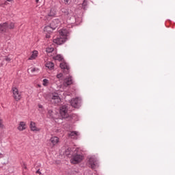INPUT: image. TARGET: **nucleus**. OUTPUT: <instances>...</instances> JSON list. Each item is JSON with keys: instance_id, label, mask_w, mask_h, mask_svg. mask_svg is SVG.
Masks as SVG:
<instances>
[{"instance_id": "412c9836", "label": "nucleus", "mask_w": 175, "mask_h": 175, "mask_svg": "<svg viewBox=\"0 0 175 175\" xmlns=\"http://www.w3.org/2000/svg\"><path fill=\"white\" fill-rule=\"evenodd\" d=\"M48 116H49V118H55V113L51 109L48 110Z\"/></svg>"}, {"instance_id": "6ab92c4d", "label": "nucleus", "mask_w": 175, "mask_h": 175, "mask_svg": "<svg viewBox=\"0 0 175 175\" xmlns=\"http://www.w3.org/2000/svg\"><path fill=\"white\" fill-rule=\"evenodd\" d=\"M62 12L64 13V16H66V17H70V12H69V10L62 8Z\"/></svg>"}, {"instance_id": "c9c22d12", "label": "nucleus", "mask_w": 175, "mask_h": 175, "mask_svg": "<svg viewBox=\"0 0 175 175\" xmlns=\"http://www.w3.org/2000/svg\"><path fill=\"white\" fill-rule=\"evenodd\" d=\"M36 3H39V0H36Z\"/></svg>"}, {"instance_id": "6e6552de", "label": "nucleus", "mask_w": 175, "mask_h": 175, "mask_svg": "<svg viewBox=\"0 0 175 175\" xmlns=\"http://www.w3.org/2000/svg\"><path fill=\"white\" fill-rule=\"evenodd\" d=\"M89 165H90V167H91V169H96V166H98V163H96V159H95V158L94 157H90L89 159Z\"/></svg>"}, {"instance_id": "f8f14e48", "label": "nucleus", "mask_w": 175, "mask_h": 175, "mask_svg": "<svg viewBox=\"0 0 175 175\" xmlns=\"http://www.w3.org/2000/svg\"><path fill=\"white\" fill-rule=\"evenodd\" d=\"M29 128L31 129V131H36V132H39V131H40V129L38 127H36V123H35V122H30V125H29Z\"/></svg>"}, {"instance_id": "9d476101", "label": "nucleus", "mask_w": 175, "mask_h": 175, "mask_svg": "<svg viewBox=\"0 0 175 175\" xmlns=\"http://www.w3.org/2000/svg\"><path fill=\"white\" fill-rule=\"evenodd\" d=\"M72 84H73V79L72 78V76H69L64 79V85L65 87H68V85H72Z\"/></svg>"}, {"instance_id": "7c9ffc66", "label": "nucleus", "mask_w": 175, "mask_h": 175, "mask_svg": "<svg viewBox=\"0 0 175 175\" xmlns=\"http://www.w3.org/2000/svg\"><path fill=\"white\" fill-rule=\"evenodd\" d=\"M38 108L40 109L41 110H40V111H43L44 109H43V105H38Z\"/></svg>"}, {"instance_id": "cd10ccee", "label": "nucleus", "mask_w": 175, "mask_h": 175, "mask_svg": "<svg viewBox=\"0 0 175 175\" xmlns=\"http://www.w3.org/2000/svg\"><path fill=\"white\" fill-rule=\"evenodd\" d=\"M63 76H64V75L62 73H59V74L57 75V78L61 79V78H62Z\"/></svg>"}, {"instance_id": "a878e982", "label": "nucleus", "mask_w": 175, "mask_h": 175, "mask_svg": "<svg viewBox=\"0 0 175 175\" xmlns=\"http://www.w3.org/2000/svg\"><path fill=\"white\" fill-rule=\"evenodd\" d=\"M47 84H49V80L46 79H43V85L46 86Z\"/></svg>"}, {"instance_id": "b1692460", "label": "nucleus", "mask_w": 175, "mask_h": 175, "mask_svg": "<svg viewBox=\"0 0 175 175\" xmlns=\"http://www.w3.org/2000/svg\"><path fill=\"white\" fill-rule=\"evenodd\" d=\"M46 53H53L54 51V48L53 47H48L46 49Z\"/></svg>"}, {"instance_id": "c85d7f7f", "label": "nucleus", "mask_w": 175, "mask_h": 175, "mask_svg": "<svg viewBox=\"0 0 175 175\" xmlns=\"http://www.w3.org/2000/svg\"><path fill=\"white\" fill-rule=\"evenodd\" d=\"M0 128H3V121L0 118Z\"/></svg>"}, {"instance_id": "2eb2a0df", "label": "nucleus", "mask_w": 175, "mask_h": 175, "mask_svg": "<svg viewBox=\"0 0 175 175\" xmlns=\"http://www.w3.org/2000/svg\"><path fill=\"white\" fill-rule=\"evenodd\" d=\"M44 32H48V33H50V32H53V31H54V29H53V27H51V25L46 26L44 28Z\"/></svg>"}, {"instance_id": "c756f323", "label": "nucleus", "mask_w": 175, "mask_h": 175, "mask_svg": "<svg viewBox=\"0 0 175 175\" xmlns=\"http://www.w3.org/2000/svg\"><path fill=\"white\" fill-rule=\"evenodd\" d=\"M4 61H6L7 62H10V61H12V59H10V57H6L4 59Z\"/></svg>"}, {"instance_id": "f257e3e1", "label": "nucleus", "mask_w": 175, "mask_h": 175, "mask_svg": "<svg viewBox=\"0 0 175 175\" xmlns=\"http://www.w3.org/2000/svg\"><path fill=\"white\" fill-rule=\"evenodd\" d=\"M69 36V30L66 29H62L59 31V36L53 38V43L55 44H64L65 42L68 40Z\"/></svg>"}, {"instance_id": "f704fd0d", "label": "nucleus", "mask_w": 175, "mask_h": 175, "mask_svg": "<svg viewBox=\"0 0 175 175\" xmlns=\"http://www.w3.org/2000/svg\"><path fill=\"white\" fill-rule=\"evenodd\" d=\"M8 2H13V0H7Z\"/></svg>"}, {"instance_id": "20e7f679", "label": "nucleus", "mask_w": 175, "mask_h": 175, "mask_svg": "<svg viewBox=\"0 0 175 175\" xmlns=\"http://www.w3.org/2000/svg\"><path fill=\"white\" fill-rule=\"evenodd\" d=\"M83 159H84V156L82 154H74L70 159V162L72 165H77V163H80Z\"/></svg>"}, {"instance_id": "ddd939ff", "label": "nucleus", "mask_w": 175, "mask_h": 175, "mask_svg": "<svg viewBox=\"0 0 175 175\" xmlns=\"http://www.w3.org/2000/svg\"><path fill=\"white\" fill-rule=\"evenodd\" d=\"M49 142L52 144L53 147H54V146H56V144H58V142H59V138H58L57 137H52Z\"/></svg>"}, {"instance_id": "7ed1b4c3", "label": "nucleus", "mask_w": 175, "mask_h": 175, "mask_svg": "<svg viewBox=\"0 0 175 175\" xmlns=\"http://www.w3.org/2000/svg\"><path fill=\"white\" fill-rule=\"evenodd\" d=\"M59 113L62 118H66L68 120H72V116L69 115V113H68V106H62L60 107Z\"/></svg>"}, {"instance_id": "aec40b11", "label": "nucleus", "mask_w": 175, "mask_h": 175, "mask_svg": "<svg viewBox=\"0 0 175 175\" xmlns=\"http://www.w3.org/2000/svg\"><path fill=\"white\" fill-rule=\"evenodd\" d=\"M68 137L71 139H77V132H70L68 133Z\"/></svg>"}, {"instance_id": "f03ea898", "label": "nucleus", "mask_w": 175, "mask_h": 175, "mask_svg": "<svg viewBox=\"0 0 175 175\" xmlns=\"http://www.w3.org/2000/svg\"><path fill=\"white\" fill-rule=\"evenodd\" d=\"M16 23L13 22H5L0 24V33H9V29H14Z\"/></svg>"}, {"instance_id": "4468645a", "label": "nucleus", "mask_w": 175, "mask_h": 175, "mask_svg": "<svg viewBox=\"0 0 175 175\" xmlns=\"http://www.w3.org/2000/svg\"><path fill=\"white\" fill-rule=\"evenodd\" d=\"M18 129V131H25V129H27V123L25 122H20Z\"/></svg>"}, {"instance_id": "0eeeda50", "label": "nucleus", "mask_w": 175, "mask_h": 175, "mask_svg": "<svg viewBox=\"0 0 175 175\" xmlns=\"http://www.w3.org/2000/svg\"><path fill=\"white\" fill-rule=\"evenodd\" d=\"M50 25L53 29H55L58 28L59 25H61V21L59 18L54 19L53 21H52Z\"/></svg>"}, {"instance_id": "e433bc0d", "label": "nucleus", "mask_w": 175, "mask_h": 175, "mask_svg": "<svg viewBox=\"0 0 175 175\" xmlns=\"http://www.w3.org/2000/svg\"><path fill=\"white\" fill-rule=\"evenodd\" d=\"M24 166H25L24 168L27 169V165H24Z\"/></svg>"}, {"instance_id": "423d86ee", "label": "nucleus", "mask_w": 175, "mask_h": 175, "mask_svg": "<svg viewBox=\"0 0 175 175\" xmlns=\"http://www.w3.org/2000/svg\"><path fill=\"white\" fill-rule=\"evenodd\" d=\"M81 100L79 98H72L70 102V105L75 109H79L80 107Z\"/></svg>"}, {"instance_id": "9b49d317", "label": "nucleus", "mask_w": 175, "mask_h": 175, "mask_svg": "<svg viewBox=\"0 0 175 175\" xmlns=\"http://www.w3.org/2000/svg\"><path fill=\"white\" fill-rule=\"evenodd\" d=\"M60 68L61 69H64V70H65L66 75H68V73H69V65H68V63L63 62L60 64Z\"/></svg>"}, {"instance_id": "bb28decb", "label": "nucleus", "mask_w": 175, "mask_h": 175, "mask_svg": "<svg viewBox=\"0 0 175 175\" xmlns=\"http://www.w3.org/2000/svg\"><path fill=\"white\" fill-rule=\"evenodd\" d=\"M82 6H83V9H85V7L87 6V0H83Z\"/></svg>"}, {"instance_id": "1a4fd4ad", "label": "nucleus", "mask_w": 175, "mask_h": 175, "mask_svg": "<svg viewBox=\"0 0 175 175\" xmlns=\"http://www.w3.org/2000/svg\"><path fill=\"white\" fill-rule=\"evenodd\" d=\"M51 102L55 105H58V103L61 102V98H59V96H58V94H53L51 98Z\"/></svg>"}, {"instance_id": "5701e85b", "label": "nucleus", "mask_w": 175, "mask_h": 175, "mask_svg": "<svg viewBox=\"0 0 175 175\" xmlns=\"http://www.w3.org/2000/svg\"><path fill=\"white\" fill-rule=\"evenodd\" d=\"M71 152H72V148H68L65 150V154L66 155V157H69Z\"/></svg>"}, {"instance_id": "2f4dec72", "label": "nucleus", "mask_w": 175, "mask_h": 175, "mask_svg": "<svg viewBox=\"0 0 175 175\" xmlns=\"http://www.w3.org/2000/svg\"><path fill=\"white\" fill-rule=\"evenodd\" d=\"M70 2V0H64V3L68 4Z\"/></svg>"}, {"instance_id": "dca6fc26", "label": "nucleus", "mask_w": 175, "mask_h": 175, "mask_svg": "<svg viewBox=\"0 0 175 175\" xmlns=\"http://www.w3.org/2000/svg\"><path fill=\"white\" fill-rule=\"evenodd\" d=\"M46 68H48V69H50L51 70L54 69V63L53 62H48L45 64Z\"/></svg>"}, {"instance_id": "39448f33", "label": "nucleus", "mask_w": 175, "mask_h": 175, "mask_svg": "<svg viewBox=\"0 0 175 175\" xmlns=\"http://www.w3.org/2000/svg\"><path fill=\"white\" fill-rule=\"evenodd\" d=\"M12 96L16 100V102H18V100H21V92L18 91V89L16 87H12Z\"/></svg>"}, {"instance_id": "f3484780", "label": "nucleus", "mask_w": 175, "mask_h": 175, "mask_svg": "<svg viewBox=\"0 0 175 175\" xmlns=\"http://www.w3.org/2000/svg\"><path fill=\"white\" fill-rule=\"evenodd\" d=\"M55 14H57V10H55V8H51L48 16L49 17H54V16H55Z\"/></svg>"}, {"instance_id": "a211bd4d", "label": "nucleus", "mask_w": 175, "mask_h": 175, "mask_svg": "<svg viewBox=\"0 0 175 175\" xmlns=\"http://www.w3.org/2000/svg\"><path fill=\"white\" fill-rule=\"evenodd\" d=\"M38 57V51H33L32 55L29 57V60L35 59Z\"/></svg>"}, {"instance_id": "4be33fe9", "label": "nucleus", "mask_w": 175, "mask_h": 175, "mask_svg": "<svg viewBox=\"0 0 175 175\" xmlns=\"http://www.w3.org/2000/svg\"><path fill=\"white\" fill-rule=\"evenodd\" d=\"M53 59L55 61H62L64 59V57L61 55H57L56 56L53 57Z\"/></svg>"}, {"instance_id": "473e14b6", "label": "nucleus", "mask_w": 175, "mask_h": 175, "mask_svg": "<svg viewBox=\"0 0 175 175\" xmlns=\"http://www.w3.org/2000/svg\"><path fill=\"white\" fill-rule=\"evenodd\" d=\"M36 173H37V174H42V172H40V171H39V170L36 171Z\"/></svg>"}, {"instance_id": "72a5a7b5", "label": "nucleus", "mask_w": 175, "mask_h": 175, "mask_svg": "<svg viewBox=\"0 0 175 175\" xmlns=\"http://www.w3.org/2000/svg\"><path fill=\"white\" fill-rule=\"evenodd\" d=\"M0 158H3V154L2 153L0 154Z\"/></svg>"}, {"instance_id": "393cba45", "label": "nucleus", "mask_w": 175, "mask_h": 175, "mask_svg": "<svg viewBox=\"0 0 175 175\" xmlns=\"http://www.w3.org/2000/svg\"><path fill=\"white\" fill-rule=\"evenodd\" d=\"M28 72H31V73H33V72H38V69L35 68H31L28 69Z\"/></svg>"}]
</instances>
